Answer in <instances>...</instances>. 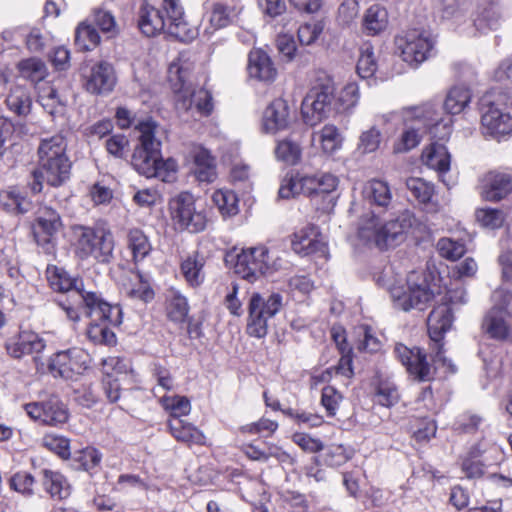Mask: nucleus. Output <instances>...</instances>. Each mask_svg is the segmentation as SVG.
Here are the masks:
<instances>
[{"label": "nucleus", "mask_w": 512, "mask_h": 512, "mask_svg": "<svg viewBox=\"0 0 512 512\" xmlns=\"http://www.w3.org/2000/svg\"><path fill=\"white\" fill-rule=\"evenodd\" d=\"M66 150L67 143L61 135L41 140L37 151L38 167L28 183L33 193L41 192L44 182L59 187L70 178L72 163Z\"/></svg>", "instance_id": "nucleus-1"}, {"label": "nucleus", "mask_w": 512, "mask_h": 512, "mask_svg": "<svg viewBox=\"0 0 512 512\" xmlns=\"http://www.w3.org/2000/svg\"><path fill=\"white\" fill-rule=\"evenodd\" d=\"M138 27L147 37L162 32L186 42L194 38V31L185 20L184 8L180 0H163L162 10L144 3L138 11Z\"/></svg>", "instance_id": "nucleus-2"}, {"label": "nucleus", "mask_w": 512, "mask_h": 512, "mask_svg": "<svg viewBox=\"0 0 512 512\" xmlns=\"http://www.w3.org/2000/svg\"><path fill=\"white\" fill-rule=\"evenodd\" d=\"M195 63L189 53H180L168 68V80L175 94V106L178 111L188 112L195 109L201 115H208L213 108L210 93L202 88L196 89L192 82Z\"/></svg>", "instance_id": "nucleus-3"}, {"label": "nucleus", "mask_w": 512, "mask_h": 512, "mask_svg": "<svg viewBox=\"0 0 512 512\" xmlns=\"http://www.w3.org/2000/svg\"><path fill=\"white\" fill-rule=\"evenodd\" d=\"M420 225L415 215L408 210L384 225H379L378 219L371 215L369 219L360 223L358 235L367 243H374L380 249H384L403 241L407 233L419 229Z\"/></svg>", "instance_id": "nucleus-4"}, {"label": "nucleus", "mask_w": 512, "mask_h": 512, "mask_svg": "<svg viewBox=\"0 0 512 512\" xmlns=\"http://www.w3.org/2000/svg\"><path fill=\"white\" fill-rule=\"evenodd\" d=\"M75 254L80 260L94 259L100 264H109L114 259L115 240L106 227L75 226Z\"/></svg>", "instance_id": "nucleus-5"}, {"label": "nucleus", "mask_w": 512, "mask_h": 512, "mask_svg": "<svg viewBox=\"0 0 512 512\" xmlns=\"http://www.w3.org/2000/svg\"><path fill=\"white\" fill-rule=\"evenodd\" d=\"M157 124L151 119L141 121L136 129L139 131V144L132 154L131 165L141 175L152 178L160 158L161 141L156 136Z\"/></svg>", "instance_id": "nucleus-6"}, {"label": "nucleus", "mask_w": 512, "mask_h": 512, "mask_svg": "<svg viewBox=\"0 0 512 512\" xmlns=\"http://www.w3.org/2000/svg\"><path fill=\"white\" fill-rule=\"evenodd\" d=\"M436 39L425 30L411 29L395 37V46L401 59L412 68L435 55Z\"/></svg>", "instance_id": "nucleus-7"}, {"label": "nucleus", "mask_w": 512, "mask_h": 512, "mask_svg": "<svg viewBox=\"0 0 512 512\" xmlns=\"http://www.w3.org/2000/svg\"><path fill=\"white\" fill-rule=\"evenodd\" d=\"M389 293L394 306L403 311L424 310L434 298L427 280L416 272L408 275L406 285H394Z\"/></svg>", "instance_id": "nucleus-8"}, {"label": "nucleus", "mask_w": 512, "mask_h": 512, "mask_svg": "<svg viewBox=\"0 0 512 512\" xmlns=\"http://www.w3.org/2000/svg\"><path fill=\"white\" fill-rule=\"evenodd\" d=\"M282 307L283 296L280 293H271L266 297L259 293H253L248 305V334L257 338L266 336L269 321Z\"/></svg>", "instance_id": "nucleus-9"}, {"label": "nucleus", "mask_w": 512, "mask_h": 512, "mask_svg": "<svg viewBox=\"0 0 512 512\" xmlns=\"http://www.w3.org/2000/svg\"><path fill=\"white\" fill-rule=\"evenodd\" d=\"M335 87L331 80L325 79L313 85L302 101L301 113L309 126L317 125L327 117L334 100Z\"/></svg>", "instance_id": "nucleus-10"}, {"label": "nucleus", "mask_w": 512, "mask_h": 512, "mask_svg": "<svg viewBox=\"0 0 512 512\" xmlns=\"http://www.w3.org/2000/svg\"><path fill=\"white\" fill-rule=\"evenodd\" d=\"M169 209L174 225L180 230L197 233L204 230L206 217L195 207L194 196L189 192H181L170 200Z\"/></svg>", "instance_id": "nucleus-11"}, {"label": "nucleus", "mask_w": 512, "mask_h": 512, "mask_svg": "<svg viewBox=\"0 0 512 512\" xmlns=\"http://www.w3.org/2000/svg\"><path fill=\"white\" fill-rule=\"evenodd\" d=\"M268 249L264 246L242 250L240 254L226 252V263L234 262L235 274L248 281H254L269 270Z\"/></svg>", "instance_id": "nucleus-12"}, {"label": "nucleus", "mask_w": 512, "mask_h": 512, "mask_svg": "<svg viewBox=\"0 0 512 512\" xmlns=\"http://www.w3.org/2000/svg\"><path fill=\"white\" fill-rule=\"evenodd\" d=\"M62 226L61 217L56 210L48 206L38 210L31 231L35 242L46 254L55 252L56 236Z\"/></svg>", "instance_id": "nucleus-13"}, {"label": "nucleus", "mask_w": 512, "mask_h": 512, "mask_svg": "<svg viewBox=\"0 0 512 512\" xmlns=\"http://www.w3.org/2000/svg\"><path fill=\"white\" fill-rule=\"evenodd\" d=\"M77 297L80 299L79 308L91 320L107 322L113 326H119L122 323L121 307L108 303L100 293L87 291L82 287Z\"/></svg>", "instance_id": "nucleus-14"}, {"label": "nucleus", "mask_w": 512, "mask_h": 512, "mask_svg": "<svg viewBox=\"0 0 512 512\" xmlns=\"http://www.w3.org/2000/svg\"><path fill=\"white\" fill-rule=\"evenodd\" d=\"M453 314L451 308L447 304H441L435 307L429 314L427 319L428 333L432 341L438 346V350L433 357L436 365L445 367L448 372H456V367L451 360L447 359L442 351V346L439 342L442 340L444 333H446L452 326Z\"/></svg>", "instance_id": "nucleus-15"}, {"label": "nucleus", "mask_w": 512, "mask_h": 512, "mask_svg": "<svg viewBox=\"0 0 512 512\" xmlns=\"http://www.w3.org/2000/svg\"><path fill=\"white\" fill-rule=\"evenodd\" d=\"M88 367V355L79 348L59 351L50 358L48 363V370L53 377L66 380L81 375Z\"/></svg>", "instance_id": "nucleus-16"}, {"label": "nucleus", "mask_w": 512, "mask_h": 512, "mask_svg": "<svg viewBox=\"0 0 512 512\" xmlns=\"http://www.w3.org/2000/svg\"><path fill=\"white\" fill-rule=\"evenodd\" d=\"M394 353L415 379L431 381L434 378V368L428 363L426 354L419 347L409 348L402 343H397Z\"/></svg>", "instance_id": "nucleus-17"}, {"label": "nucleus", "mask_w": 512, "mask_h": 512, "mask_svg": "<svg viewBox=\"0 0 512 512\" xmlns=\"http://www.w3.org/2000/svg\"><path fill=\"white\" fill-rule=\"evenodd\" d=\"M25 411L33 420L45 425L56 426L68 420L67 409L57 397L26 404Z\"/></svg>", "instance_id": "nucleus-18"}, {"label": "nucleus", "mask_w": 512, "mask_h": 512, "mask_svg": "<svg viewBox=\"0 0 512 512\" xmlns=\"http://www.w3.org/2000/svg\"><path fill=\"white\" fill-rule=\"evenodd\" d=\"M291 246L295 253L302 256L312 254L324 256L327 250L324 239L314 226L305 227L295 233L291 241Z\"/></svg>", "instance_id": "nucleus-19"}, {"label": "nucleus", "mask_w": 512, "mask_h": 512, "mask_svg": "<svg viewBox=\"0 0 512 512\" xmlns=\"http://www.w3.org/2000/svg\"><path fill=\"white\" fill-rule=\"evenodd\" d=\"M116 84L112 65L106 61L95 64L86 78L85 88L92 94H107Z\"/></svg>", "instance_id": "nucleus-20"}, {"label": "nucleus", "mask_w": 512, "mask_h": 512, "mask_svg": "<svg viewBox=\"0 0 512 512\" xmlns=\"http://www.w3.org/2000/svg\"><path fill=\"white\" fill-rule=\"evenodd\" d=\"M45 347V340L32 331H22L6 344L8 354L16 359L26 355H38Z\"/></svg>", "instance_id": "nucleus-21"}, {"label": "nucleus", "mask_w": 512, "mask_h": 512, "mask_svg": "<svg viewBox=\"0 0 512 512\" xmlns=\"http://www.w3.org/2000/svg\"><path fill=\"white\" fill-rule=\"evenodd\" d=\"M512 191L510 175L500 172L487 173L481 182V195L488 201H499Z\"/></svg>", "instance_id": "nucleus-22"}, {"label": "nucleus", "mask_w": 512, "mask_h": 512, "mask_svg": "<svg viewBox=\"0 0 512 512\" xmlns=\"http://www.w3.org/2000/svg\"><path fill=\"white\" fill-rule=\"evenodd\" d=\"M481 124L483 133L493 137L507 135L512 131L511 115L493 106L482 115Z\"/></svg>", "instance_id": "nucleus-23"}, {"label": "nucleus", "mask_w": 512, "mask_h": 512, "mask_svg": "<svg viewBox=\"0 0 512 512\" xmlns=\"http://www.w3.org/2000/svg\"><path fill=\"white\" fill-rule=\"evenodd\" d=\"M289 123V106L281 98L275 99L265 109L263 115V127L268 133H275L285 129Z\"/></svg>", "instance_id": "nucleus-24"}, {"label": "nucleus", "mask_w": 512, "mask_h": 512, "mask_svg": "<svg viewBox=\"0 0 512 512\" xmlns=\"http://www.w3.org/2000/svg\"><path fill=\"white\" fill-rule=\"evenodd\" d=\"M248 69L251 77L264 82H272L277 76V70L271 58L261 49L250 52Z\"/></svg>", "instance_id": "nucleus-25"}, {"label": "nucleus", "mask_w": 512, "mask_h": 512, "mask_svg": "<svg viewBox=\"0 0 512 512\" xmlns=\"http://www.w3.org/2000/svg\"><path fill=\"white\" fill-rule=\"evenodd\" d=\"M46 276L50 287L57 292H69L77 296L83 287L81 280L72 278L67 271L55 265L47 267Z\"/></svg>", "instance_id": "nucleus-26"}, {"label": "nucleus", "mask_w": 512, "mask_h": 512, "mask_svg": "<svg viewBox=\"0 0 512 512\" xmlns=\"http://www.w3.org/2000/svg\"><path fill=\"white\" fill-rule=\"evenodd\" d=\"M422 161L427 167L443 175L450 170L451 155L444 144L433 142L423 151Z\"/></svg>", "instance_id": "nucleus-27"}, {"label": "nucleus", "mask_w": 512, "mask_h": 512, "mask_svg": "<svg viewBox=\"0 0 512 512\" xmlns=\"http://www.w3.org/2000/svg\"><path fill=\"white\" fill-rule=\"evenodd\" d=\"M5 106L14 115L26 117L31 112L32 107L29 90L21 85L12 86L6 96Z\"/></svg>", "instance_id": "nucleus-28"}, {"label": "nucleus", "mask_w": 512, "mask_h": 512, "mask_svg": "<svg viewBox=\"0 0 512 512\" xmlns=\"http://www.w3.org/2000/svg\"><path fill=\"white\" fill-rule=\"evenodd\" d=\"M168 426L172 436L180 442L188 445L205 443L204 434L191 423L175 418L168 421Z\"/></svg>", "instance_id": "nucleus-29"}, {"label": "nucleus", "mask_w": 512, "mask_h": 512, "mask_svg": "<svg viewBox=\"0 0 512 512\" xmlns=\"http://www.w3.org/2000/svg\"><path fill=\"white\" fill-rule=\"evenodd\" d=\"M510 317L491 310L484 317L482 328L491 338L504 341L510 333Z\"/></svg>", "instance_id": "nucleus-30"}, {"label": "nucleus", "mask_w": 512, "mask_h": 512, "mask_svg": "<svg viewBox=\"0 0 512 512\" xmlns=\"http://www.w3.org/2000/svg\"><path fill=\"white\" fill-rule=\"evenodd\" d=\"M42 476L43 486L52 498L63 500L70 496L71 487L61 473L44 469Z\"/></svg>", "instance_id": "nucleus-31"}, {"label": "nucleus", "mask_w": 512, "mask_h": 512, "mask_svg": "<svg viewBox=\"0 0 512 512\" xmlns=\"http://www.w3.org/2000/svg\"><path fill=\"white\" fill-rule=\"evenodd\" d=\"M0 205L8 212L26 214L33 208V203L17 188H9L0 192Z\"/></svg>", "instance_id": "nucleus-32"}, {"label": "nucleus", "mask_w": 512, "mask_h": 512, "mask_svg": "<svg viewBox=\"0 0 512 512\" xmlns=\"http://www.w3.org/2000/svg\"><path fill=\"white\" fill-rule=\"evenodd\" d=\"M363 196L370 204L379 207H387L392 199L388 183L377 179H372L364 185Z\"/></svg>", "instance_id": "nucleus-33"}, {"label": "nucleus", "mask_w": 512, "mask_h": 512, "mask_svg": "<svg viewBox=\"0 0 512 512\" xmlns=\"http://www.w3.org/2000/svg\"><path fill=\"white\" fill-rule=\"evenodd\" d=\"M203 267L204 258L198 253L189 255L182 261L181 272L190 286L197 287L204 281Z\"/></svg>", "instance_id": "nucleus-34"}, {"label": "nucleus", "mask_w": 512, "mask_h": 512, "mask_svg": "<svg viewBox=\"0 0 512 512\" xmlns=\"http://www.w3.org/2000/svg\"><path fill=\"white\" fill-rule=\"evenodd\" d=\"M473 22L477 31L482 34L497 30L501 24L498 8L494 5L479 7Z\"/></svg>", "instance_id": "nucleus-35"}, {"label": "nucleus", "mask_w": 512, "mask_h": 512, "mask_svg": "<svg viewBox=\"0 0 512 512\" xmlns=\"http://www.w3.org/2000/svg\"><path fill=\"white\" fill-rule=\"evenodd\" d=\"M127 246L132 252L133 261L135 263L142 261L152 250V245L148 237L138 228L128 230Z\"/></svg>", "instance_id": "nucleus-36"}, {"label": "nucleus", "mask_w": 512, "mask_h": 512, "mask_svg": "<svg viewBox=\"0 0 512 512\" xmlns=\"http://www.w3.org/2000/svg\"><path fill=\"white\" fill-rule=\"evenodd\" d=\"M471 100V92L466 86L452 87L444 101V109L450 114L461 113Z\"/></svg>", "instance_id": "nucleus-37"}, {"label": "nucleus", "mask_w": 512, "mask_h": 512, "mask_svg": "<svg viewBox=\"0 0 512 512\" xmlns=\"http://www.w3.org/2000/svg\"><path fill=\"white\" fill-rule=\"evenodd\" d=\"M17 68L22 78L34 84L43 81L48 74L45 63L33 57L20 61Z\"/></svg>", "instance_id": "nucleus-38"}, {"label": "nucleus", "mask_w": 512, "mask_h": 512, "mask_svg": "<svg viewBox=\"0 0 512 512\" xmlns=\"http://www.w3.org/2000/svg\"><path fill=\"white\" fill-rule=\"evenodd\" d=\"M406 187L411 192L412 196L419 201V203L431 206L430 211H436V206L432 202L434 194L433 184L425 181L422 178H409L406 181Z\"/></svg>", "instance_id": "nucleus-39"}, {"label": "nucleus", "mask_w": 512, "mask_h": 512, "mask_svg": "<svg viewBox=\"0 0 512 512\" xmlns=\"http://www.w3.org/2000/svg\"><path fill=\"white\" fill-rule=\"evenodd\" d=\"M313 137H318L322 151L328 155H332L339 150L343 142L339 129L332 124H326L319 132L314 133Z\"/></svg>", "instance_id": "nucleus-40"}, {"label": "nucleus", "mask_w": 512, "mask_h": 512, "mask_svg": "<svg viewBox=\"0 0 512 512\" xmlns=\"http://www.w3.org/2000/svg\"><path fill=\"white\" fill-rule=\"evenodd\" d=\"M167 316L174 322H183L189 312V305L185 296L179 291L171 290L167 296Z\"/></svg>", "instance_id": "nucleus-41"}, {"label": "nucleus", "mask_w": 512, "mask_h": 512, "mask_svg": "<svg viewBox=\"0 0 512 512\" xmlns=\"http://www.w3.org/2000/svg\"><path fill=\"white\" fill-rule=\"evenodd\" d=\"M387 23V11L384 8L378 5H373L367 9L364 16L363 26L368 34L376 35L380 33L386 28Z\"/></svg>", "instance_id": "nucleus-42"}, {"label": "nucleus", "mask_w": 512, "mask_h": 512, "mask_svg": "<svg viewBox=\"0 0 512 512\" xmlns=\"http://www.w3.org/2000/svg\"><path fill=\"white\" fill-rule=\"evenodd\" d=\"M427 129L428 125L419 117H417L410 125L407 124L401 136L403 150L408 151L415 148L420 143L423 135L427 132Z\"/></svg>", "instance_id": "nucleus-43"}, {"label": "nucleus", "mask_w": 512, "mask_h": 512, "mask_svg": "<svg viewBox=\"0 0 512 512\" xmlns=\"http://www.w3.org/2000/svg\"><path fill=\"white\" fill-rule=\"evenodd\" d=\"M111 324L102 321H91L86 335L94 344L112 345L116 343V335L110 329Z\"/></svg>", "instance_id": "nucleus-44"}, {"label": "nucleus", "mask_w": 512, "mask_h": 512, "mask_svg": "<svg viewBox=\"0 0 512 512\" xmlns=\"http://www.w3.org/2000/svg\"><path fill=\"white\" fill-rule=\"evenodd\" d=\"M160 404L167 411L171 419H181L191 411V404L187 397L180 395L163 396L160 398Z\"/></svg>", "instance_id": "nucleus-45"}, {"label": "nucleus", "mask_w": 512, "mask_h": 512, "mask_svg": "<svg viewBox=\"0 0 512 512\" xmlns=\"http://www.w3.org/2000/svg\"><path fill=\"white\" fill-rule=\"evenodd\" d=\"M125 294L132 299H140L144 302L150 301L153 296V290L148 283L143 281L140 273H133L131 283L123 284Z\"/></svg>", "instance_id": "nucleus-46"}, {"label": "nucleus", "mask_w": 512, "mask_h": 512, "mask_svg": "<svg viewBox=\"0 0 512 512\" xmlns=\"http://www.w3.org/2000/svg\"><path fill=\"white\" fill-rule=\"evenodd\" d=\"M400 395L396 385L389 381H380L376 386L374 401L384 407H392L398 403Z\"/></svg>", "instance_id": "nucleus-47"}, {"label": "nucleus", "mask_w": 512, "mask_h": 512, "mask_svg": "<svg viewBox=\"0 0 512 512\" xmlns=\"http://www.w3.org/2000/svg\"><path fill=\"white\" fill-rule=\"evenodd\" d=\"M100 42L96 28L85 22L78 25L75 32V43L81 50H92Z\"/></svg>", "instance_id": "nucleus-48"}, {"label": "nucleus", "mask_w": 512, "mask_h": 512, "mask_svg": "<svg viewBox=\"0 0 512 512\" xmlns=\"http://www.w3.org/2000/svg\"><path fill=\"white\" fill-rule=\"evenodd\" d=\"M381 142V131L372 126L360 134L357 150L362 154L373 153L379 149Z\"/></svg>", "instance_id": "nucleus-49"}, {"label": "nucleus", "mask_w": 512, "mask_h": 512, "mask_svg": "<svg viewBox=\"0 0 512 512\" xmlns=\"http://www.w3.org/2000/svg\"><path fill=\"white\" fill-rule=\"evenodd\" d=\"M102 454L93 447H86L73 455V461L78 463L79 468L90 471L100 465Z\"/></svg>", "instance_id": "nucleus-50"}, {"label": "nucleus", "mask_w": 512, "mask_h": 512, "mask_svg": "<svg viewBox=\"0 0 512 512\" xmlns=\"http://www.w3.org/2000/svg\"><path fill=\"white\" fill-rule=\"evenodd\" d=\"M275 154L278 160L288 165H295L301 158V149L297 143L283 140L278 143Z\"/></svg>", "instance_id": "nucleus-51"}, {"label": "nucleus", "mask_w": 512, "mask_h": 512, "mask_svg": "<svg viewBox=\"0 0 512 512\" xmlns=\"http://www.w3.org/2000/svg\"><path fill=\"white\" fill-rule=\"evenodd\" d=\"M437 249L442 257L452 261L461 258L466 251L463 242L450 238H441L437 243Z\"/></svg>", "instance_id": "nucleus-52"}, {"label": "nucleus", "mask_w": 512, "mask_h": 512, "mask_svg": "<svg viewBox=\"0 0 512 512\" xmlns=\"http://www.w3.org/2000/svg\"><path fill=\"white\" fill-rule=\"evenodd\" d=\"M476 219L485 228L497 229L502 226L504 215L500 210L483 208L476 211Z\"/></svg>", "instance_id": "nucleus-53"}, {"label": "nucleus", "mask_w": 512, "mask_h": 512, "mask_svg": "<svg viewBox=\"0 0 512 512\" xmlns=\"http://www.w3.org/2000/svg\"><path fill=\"white\" fill-rule=\"evenodd\" d=\"M356 68L357 73L363 79H369L375 74L377 70V63L371 48L362 50Z\"/></svg>", "instance_id": "nucleus-54"}, {"label": "nucleus", "mask_w": 512, "mask_h": 512, "mask_svg": "<svg viewBox=\"0 0 512 512\" xmlns=\"http://www.w3.org/2000/svg\"><path fill=\"white\" fill-rule=\"evenodd\" d=\"M93 23L102 32L109 33L111 36L118 33L115 17L110 11L104 9H96L93 14Z\"/></svg>", "instance_id": "nucleus-55"}, {"label": "nucleus", "mask_w": 512, "mask_h": 512, "mask_svg": "<svg viewBox=\"0 0 512 512\" xmlns=\"http://www.w3.org/2000/svg\"><path fill=\"white\" fill-rule=\"evenodd\" d=\"M129 363L120 357H108L102 360V372L104 376L117 377L129 371Z\"/></svg>", "instance_id": "nucleus-56"}, {"label": "nucleus", "mask_w": 512, "mask_h": 512, "mask_svg": "<svg viewBox=\"0 0 512 512\" xmlns=\"http://www.w3.org/2000/svg\"><path fill=\"white\" fill-rule=\"evenodd\" d=\"M493 306L491 310L507 317H512V293L503 289H497L492 294Z\"/></svg>", "instance_id": "nucleus-57"}, {"label": "nucleus", "mask_w": 512, "mask_h": 512, "mask_svg": "<svg viewBox=\"0 0 512 512\" xmlns=\"http://www.w3.org/2000/svg\"><path fill=\"white\" fill-rule=\"evenodd\" d=\"M342 398V395L332 386H326L322 389L321 404L328 416L336 415Z\"/></svg>", "instance_id": "nucleus-58"}, {"label": "nucleus", "mask_w": 512, "mask_h": 512, "mask_svg": "<svg viewBox=\"0 0 512 512\" xmlns=\"http://www.w3.org/2000/svg\"><path fill=\"white\" fill-rule=\"evenodd\" d=\"M47 37L38 27H31L25 34L26 48L33 53L42 52L46 47Z\"/></svg>", "instance_id": "nucleus-59"}, {"label": "nucleus", "mask_w": 512, "mask_h": 512, "mask_svg": "<svg viewBox=\"0 0 512 512\" xmlns=\"http://www.w3.org/2000/svg\"><path fill=\"white\" fill-rule=\"evenodd\" d=\"M323 24L321 21L308 22L298 28V39L303 45L312 44L322 33Z\"/></svg>", "instance_id": "nucleus-60"}, {"label": "nucleus", "mask_w": 512, "mask_h": 512, "mask_svg": "<svg viewBox=\"0 0 512 512\" xmlns=\"http://www.w3.org/2000/svg\"><path fill=\"white\" fill-rule=\"evenodd\" d=\"M482 421L483 418L477 414L464 413L454 423V429L460 433H474Z\"/></svg>", "instance_id": "nucleus-61"}, {"label": "nucleus", "mask_w": 512, "mask_h": 512, "mask_svg": "<svg viewBox=\"0 0 512 512\" xmlns=\"http://www.w3.org/2000/svg\"><path fill=\"white\" fill-rule=\"evenodd\" d=\"M34 486V477L27 472H18L10 479V487L22 494L32 495Z\"/></svg>", "instance_id": "nucleus-62"}, {"label": "nucleus", "mask_w": 512, "mask_h": 512, "mask_svg": "<svg viewBox=\"0 0 512 512\" xmlns=\"http://www.w3.org/2000/svg\"><path fill=\"white\" fill-rule=\"evenodd\" d=\"M359 5L356 0H344L338 8V22L349 26L358 16Z\"/></svg>", "instance_id": "nucleus-63"}, {"label": "nucleus", "mask_w": 512, "mask_h": 512, "mask_svg": "<svg viewBox=\"0 0 512 512\" xmlns=\"http://www.w3.org/2000/svg\"><path fill=\"white\" fill-rule=\"evenodd\" d=\"M351 454L343 445H331L324 456V462L331 467L343 465L350 459Z\"/></svg>", "instance_id": "nucleus-64"}]
</instances>
